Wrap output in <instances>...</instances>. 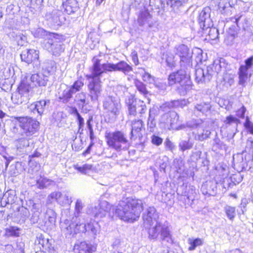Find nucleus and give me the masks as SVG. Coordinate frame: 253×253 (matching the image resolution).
Segmentation results:
<instances>
[{
	"label": "nucleus",
	"mask_w": 253,
	"mask_h": 253,
	"mask_svg": "<svg viewBox=\"0 0 253 253\" xmlns=\"http://www.w3.org/2000/svg\"><path fill=\"white\" fill-rule=\"evenodd\" d=\"M31 81L35 85L45 86L48 81V77L43 72L42 73L33 74L31 77Z\"/></svg>",
	"instance_id": "obj_20"
},
{
	"label": "nucleus",
	"mask_w": 253,
	"mask_h": 253,
	"mask_svg": "<svg viewBox=\"0 0 253 253\" xmlns=\"http://www.w3.org/2000/svg\"><path fill=\"white\" fill-rule=\"evenodd\" d=\"M143 219L144 224H150L151 223L159 221V214L154 207H149L146 213L143 214Z\"/></svg>",
	"instance_id": "obj_16"
},
{
	"label": "nucleus",
	"mask_w": 253,
	"mask_h": 253,
	"mask_svg": "<svg viewBox=\"0 0 253 253\" xmlns=\"http://www.w3.org/2000/svg\"><path fill=\"white\" fill-rule=\"evenodd\" d=\"M49 104V100H42L32 104L29 106V109L34 113H37L41 115L45 109L46 106Z\"/></svg>",
	"instance_id": "obj_18"
},
{
	"label": "nucleus",
	"mask_w": 253,
	"mask_h": 253,
	"mask_svg": "<svg viewBox=\"0 0 253 253\" xmlns=\"http://www.w3.org/2000/svg\"><path fill=\"white\" fill-rule=\"evenodd\" d=\"M153 110H150L149 117L148 120V126L150 128V131H153L154 128L156 126V123L154 120L155 114Z\"/></svg>",
	"instance_id": "obj_44"
},
{
	"label": "nucleus",
	"mask_w": 253,
	"mask_h": 253,
	"mask_svg": "<svg viewBox=\"0 0 253 253\" xmlns=\"http://www.w3.org/2000/svg\"><path fill=\"white\" fill-rule=\"evenodd\" d=\"M50 37L53 39H49L45 44L47 50L51 52L53 55L59 56L64 50V45L62 42L59 41L60 36L55 33H49Z\"/></svg>",
	"instance_id": "obj_7"
},
{
	"label": "nucleus",
	"mask_w": 253,
	"mask_h": 253,
	"mask_svg": "<svg viewBox=\"0 0 253 253\" xmlns=\"http://www.w3.org/2000/svg\"><path fill=\"white\" fill-rule=\"evenodd\" d=\"M163 3V0H150V5L159 8Z\"/></svg>",
	"instance_id": "obj_60"
},
{
	"label": "nucleus",
	"mask_w": 253,
	"mask_h": 253,
	"mask_svg": "<svg viewBox=\"0 0 253 253\" xmlns=\"http://www.w3.org/2000/svg\"><path fill=\"white\" fill-rule=\"evenodd\" d=\"M167 3L173 8H178L186 3L188 0H166Z\"/></svg>",
	"instance_id": "obj_43"
},
{
	"label": "nucleus",
	"mask_w": 253,
	"mask_h": 253,
	"mask_svg": "<svg viewBox=\"0 0 253 253\" xmlns=\"http://www.w3.org/2000/svg\"><path fill=\"white\" fill-rule=\"evenodd\" d=\"M61 193L59 191H54L51 193L47 197L46 204H51L54 202H56L58 203Z\"/></svg>",
	"instance_id": "obj_35"
},
{
	"label": "nucleus",
	"mask_w": 253,
	"mask_h": 253,
	"mask_svg": "<svg viewBox=\"0 0 253 253\" xmlns=\"http://www.w3.org/2000/svg\"><path fill=\"white\" fill-rule=\"evenodd\" d=\"M111 206L106 201H101L98 207H95L93 210L94 217L102 218L106 216L111 210Z\"/></svg>",
	"instance_id": "obj_14"
},
{
	"label": "nucleus",
	"mask_w": 253,
	"mask_h": 253,
	"mask_svg": "<svg viewBox=\"0 0 253 253\" xmlns=\"http://www.w3.org/2000/svg\"><path fill=\"white\" fill-rule=\"evenodd\" d=\"M16 120L19 123V126L23 130L22 134L26 136L33 134L38 127V123L28 117H17Z\"/></svg>",
	"instance_id": "obj_9"
},
{
	"label": "nucleus",
	"mask_w": 253,
	"mask_h": 253,
	"mask_svg": "<svg viewBox=\"0 0 253 253\" xmlns=\"http://www.w3.org/2000/svg\"><path fill=\"white\" fill-rule=\"evenodd\" d=\"M187 126L197 129V132H193L194 138L199 141H203L209 137L211 131L207 125L201 120H195L193 123H188Z\"/></svg>",
	"instance_id": "obj_6"
},
{
	"label": "nucleus",
	"mask_w": 253,
	"mask_h": 253,
	"mask_svg": "<svg viewBox=\"0 0 253 253\" xmlns=\"http://www.w3.org/2000/svg\"><path fill=\"white\" fill-rule=\"evenodd\" d=\"M126 104L128 107V113L129 115L135 116L137 114V105L138 100L134 98L132 95L129 96L126 101Z\"/></svg>",
	"instance_id": "obj_25"
},
{
	"label": "nucleus",
	"mask_w": 253,
	"mask_h": 253,
	"mask_svg": "<svg viewBox=\"0 0 253 253\" xmlns=\"http://www.w3.org/2000/svg\"><path fill=\"white\" fill-rule=\"evenodd\" d=\"M93 60L94 63L92 73L87 76L88 79L90 80L88 88L91 101L95 102L98 100L102 90L100 80L102 74L107 71H121L127 75L132 70V68L124 61H121L117 64L107 63L101 64L98 59L94 57Z\"/></svg>",
	"instance_id": "obj_1"
},
{
	"label": "nucleus",
	"mask_w": 253,
	"mask_h": 253,
	"mask_svg": "<svg viewBox=\"0 0 253 253\" xmlns=\"http://www.w3.org/2000/svg\"><path fill=\"white\" fill-rule=\"evenodd\" d=\"M96 249L94 246L85 242H78L75 244L73 250L75 253H92Z\"/></svg>",
	"instance_id": "obj_15"
},
{
	"label": "nucleus",
	"mask_w": 253,
	"mask_h": 253,
	"mask_svg": "<svg viewBox=\"0 0 253 253\" xmlns=\"http://www.w3.org/2000/svg\"><path fill=\"white\" fill-rule=\"evenodd\" d=\"M179 117L175 112H170L164 114L160 120L161 124L164 125V127L169 129L180 130L185 128L184 125L177 126Z\"/></svg>",
	"instance_id": "obj_8"
},
{
	"label": "nucleus",
	"mask_w": 253,
	"mask_h": 253,
	"mask_svg": "<svg viewBox=\"0 0 253 253\" xmlns=\"http://www.w3.org/2000/svg\"><path fill=\"white\" fill-rule=\"evenodd\" d=\"M72 202L71 197L68 192H64L61 193V196L58 204L64 206L66 205H70Z\"/></svg>",
	"instance_id": "obj_34"
},
{
	"label": "nucleus",
	"mask_w": 253,
	"mask_h": 253,
	"mask_svg": "<svg viewBox=\"0 0 253 253\" xmlns=\"http://www.w3.org/2000/svg\"><path fill=\"white\" fill-rule=\"evenodd\" d=\"M92 165L89 164H84L82 166H80L78 165L74 166V168L83 174H86L89 170L92 169Z\"/></svg>",
	"instance_id": "obj_45"
},
{
	"label": "nucleus",
	"mask_w": 253,
	"mask_h": 253,
	"mask_svg": "<svg viewBox=\"0 0 253 253\" xmlns=\"http://www.w3.org/2000/svg\"><path fill=\"white\" fill-rule=\"evenodd\" d=\"M176 54L180 58L181 67L192 66V52L186 45L184 44L179 45L176 48Z\"/></svg>",
	"instance_id": "obj_10"
},
{
	"label": "nucleus",
	"mask_w": 253,
	"mask_h": 253,
	"mask_svg": "<svg viewBox=\"0 0 253 253\" xmlns=\"http://www.w3.org/2000/svg\"><path fill=\"white\" fill-rule=\"evenodd\" d=\"M224 84L227 86H231L234 83V78L232 75L230 74H226L223 78Z\"/></svg>",
	"instance_id": "obj_55"
},
{
	"label": "nucleus",
	"mask_w": 253,
	"mask_h": 253,
	"mask_svg": "<svg viewBox=\"0 0 253 253\" xmlns=\"http://www.w3.org/2000/svg\"><path fill=\"white\" fill-rule=\"evenodd\" d=\"M25 97H27V95L25 96L23 95V93H21L18 91V92H16L12 95L11 100L15 104H21L23 102L25 101Z\"/></svg>",
	"instance_id": "obj_40"
},
{
	"label": "nucleus",
	"mask_w": 253,
	"mask_h": 253,
	"mask_svg": "<svg viewBox=\"0 0 253 253\" xmlns=\"http://www.w3.org/2000/svg\"><path fill=\"white\" fill-rule=\"evenodd\" d=\"M19 229L15 227H10L5 229V234L7 237L14 236L17 237L19 236Z\"/></svg>",
	"instance_id": "obj_48"
},
{
	"label": "nucleus",
	"mask_w": 253,
	"mask_h": 253,
	"mask_svg": "<svg viewBox=\"0 0 253 253\" xmlns=\"http://www.w3.org/2000/svg\"><path fill=\"white\" fill-rule=\"evenodd\" d=\"M56 63L53 61H49L45 64L44 68L43 69V72L48 76L53 73L56 70Z\"/></svg>",
	"instance_id": "obj_33"
},
{
	"label": "nucleus",
	"mask_w": 253,
	"mask_h": 253,
	"mask_svg": "<svg viewBox=\"0 0 253 253\" xmlns=\"http://www.w3.org/2000/svg\"><path fill=\"white\" fill-rule=\"evenodd\" d=\"M73 114L77 117L78 120V124H79V131L81 130V131H83V127L84 126V118L81 117V116L79 113L77 109L74 108L73 110Z\"/></svg>",
	"instance_id": "obj_47"
},
{
	"label": "nucleus",
	"mask_w": 253,
	"mask_h": 253,
	"mask_svg": "<svg viewBox=\"0 0 253 253\" xmlns=\"http://www.w3.org/2000/svg\"><path fill=\"white\" fill-rule=\"evenodd\" d=\"M199 21L200 26L203 30H208L213 26L211 17H199Z\"/></svg>",
	"instance_id": "obj_29"
},
{
	"label": "nucleus",
	"mask_w": 253,
	"mask_h": 253,
	"mask_svg": "<svg viewBox=\"0 0 253 253\" xmlns=\"http://www.w3.org/2000/svg\"><path fill=\"white\" fill-rule=\"evenodd\" d=\"M62 10L64 14L70 15L73 13L77 9L78 6H72V4L63 2Z\"/></svg>",
	"instance_id": "obj_37"
},
{
	"label": "nucleus",
	"mask_w": 253,
	"mask_h": 253,
	"mask_svg": "<svg viewBox=\"0 0 253 253\" xmlns=\"http://www.w3.org/2000/svg\"><path fill=\"white\" fill-rule=\"evenodd\" d=\"M22 136H23L22 137L15 141V146L17 150H19L20 151H21L22 150L29 146L28 139L24 137L25 135L24 134H22Z\"/></svg>",
	"instance_id": "obj_31"
},
{
	"label": "nucleus",
	"mask_w": 253,
	"mask_h": 253,
	"mask_svg": "<svg viewBox=\"0 0 253 253\" xmlns=\"http://www.w3.org/2000/svg\"><path fill=\"white\" fill-rule=\"evenodd\" d=\"M165 144L166 147L171 151H172L175 148L174 144L168 138L166 139Z\"/></svg>",
	"instance_id": "obj_61"
},
{
	"label": "nucleus",
	"mask_w": 253,
	"mask_h": 253,
	"mask_svg": "<svg viewBox=\"0 0 253 253\" xmlns=\"http://www.w3.org/2000/svg\"><path fill=\"white\" fill-rule=\"evenodd\" d=\"M103 108L113 116H116L120 113L121 108V103L119 99L108 96L103 102Z\"/></svg>",
	"instance_id": "obj_11"
},
{
	"label": "nucleus",
	"mask_w": 253,
	"mask_h": 253,
	"mask_svg": "<svg viewBox=\"0 0 253 253\" xmlns=\"http://www.w3.org/2000/svg\"><path fill=\"white\" fill-rule=\"evenodd\" d=\"M83 80L80 79L76 81L72 85L70 86L75 93L80 90L84 86Z\"/></svg>",
	"instance_id": "obj_49"
},
{
	"label": "nucleus",
	"mask_w": 253,
	"mask_h": 253,
	"mask_svg": "<svg viewBox=\"0 0 253 253\" xmlns=\"http://www.w3.org/2000/svg\"><path fill=\"white\" fill-rule=\"evenodd\" d=\"M148 229V238L150 240H156L159 237L162 242H166L169 244L173 242L169 228L163 225L159 221L144 224Z\"/></svg>",
	"instance_id": "obj_4"
},
{
	"label": "nucleus",
	"mask_w": 253,
	"mask_h": 253,
	"mask_svg": "<svg viewBox=\"0 0 253 253\" xmlns=\"http://www.w3.org/2000/svg\"><path fill=\"white\" fill-rule=\"evenodd\" d=\"M168 83L170 85L179 84L181 87L180 93L182 94H185L192 89L193 84L190 74L184 69H180L171 73L169 76Z\"/></svg>",
	"instance_id": "obj_5"
},
{
	"label": "nucleus",
	"mask_w": 253,
	"mask_h": 253,
	"mask_svg": "<svg viewBox=\"0 0 253 253\" xmlns=\"http://www.w3.org/2000/svg\"><path fill=\"white\" fill-rule=\"evenodd\" d=\"M211 77L208 73L202 68H197L195 71V80L198 83H202L206 80H210Z\"/></svg>",
	"instance_id": "obj_27"
},
{
	"label": "nucleus",
	"mask_w": 253,
	"mask_h": 253,
	"mask_svg": "<svg viewBox=\"0 0 253 253\" xmlns=\"http://www.w3.org/2000/svg\"><path fill=\"white\" fill-rule=\"evenodd\" d=\"M137 74L141 75L143 81L147 82L149 84H154L155 79L150 74L146 72L144 69L138 68V71L136 72Z\"/></svg>",
	"instance_id": "obj_30"
},
{
	"label": "nucleus",
	"mask_w": 253,
	"mask_h": 253,
	"mask_svg": "<svg viewBox=\"0 0 253 253\" xmlns=\"http://www.w3.org/2000/svg\"><path fill=\"white\" fill-rule=\"evenodd\" d=\"M62 230L65 233L66 237L76 234L77 233L76 224L74 222L70 223L69 221L66 220L61 224Z\"/></svg>",
	"instance_id": "obj_21"
},
{
	"label": "nucleus",
	"mask_w": 253,
	"mask_h": 253,
	"mask_svg": "<svg viewBox=\"0 0 253 253\" xmlns=\"http://www.w3.org/2000/svg\"><path fill=\"white\" fill-rule=\"evenodd\" d=\"M137 105V113L143 114L146 109L144 102L140 100H138V104Z\"/></svg>",
	"instance_id": "obj_56"
},
{
	"label": "nucleus",
	"mask_w": 253,
	"mask_h": 253,
	"mask_svg": "<svg viewBox=\"0 0 253 253\" xmlns=\"http://www.w3.org/2000/svg\"><path fill=\"white\" fill-rule=\"evenodd\" d=\"M211 8L209 6H207L204 7L201 13H200L199 16H211Z\"/></svg>",
	"instance_id": "obj_64"
},
{
	"label": "nucleus",
	"mask_w": 253,
	"mask_h": 253,
	"mask_svg": "<svg viewBox=\"0 0 253 253\" xmlns=\"http://www.w3.org/2000/svg\"><path fill=\"white\" fill-rule=\"evenodd\" d=\"M245 63V65H241L239 68V82L240 84H244L248 78L249 70L252 68L253 63V56L246 59Z\"/></svg>",
	"instance_id": "obj_13"
},
{
	"label": "nucleus",
	"mask_w": 253,
	"mask_h": 253,
	"mask_svg": "<svg viewBox=\"0 0 253 253\" xmlns=\"http://www.w3.org/2000/svg\"><path fill=\"white\" fill-rule=\"evenodd\" d=\"M237 32L234 27H230L227 31L224 38V42L228 45H232L234 42L235 38L237 37Z\"/></svg>",
	"instance_id": "obj_26"
},
{
	"label": "nucleus",
	"mask_w": 253,
	"mask_h": 253,
	"mask_svg": "<svg viewBox=\"0 0 253 253\" xmlns=\"http://www.w3.org/2000/svg\"><path fill=\"white\" fill-rule=\"evenodd\" d=\"M32 33L36 38H44L47 36L48 34L49 36L50 33H48L42 28H38L37 29H33L32 31Z\"/></svg>",
	"instance_id": "obj_39"
},
{
	"label": "nucleus",
	"mask_w": 253,
	"mask_h": 253,
	"mask_svg": "<svg viewBox=\"0 0 253 253\" xmlns=\"http://www.w3.org/2000/svg\"><path fill=\"white\" fill-rule=\"evenodd\" d=\"M218 10L221 14L230 15L232 9L233 3L228 1V0H219Z\"/></svg>",
	"instance_id": "obj_22"
},
{
	"label": "nucleus",
	"mask_w": 253,
	"mask_h": 253,
	"mask_svg": "<svg viewBox=\"0 0 253 253\" xmlns=\"http://www.w3.org/2000/svg\"><path fill=\"white\" fill-rule=\"evenodd\" d=\"M48 181V180L45 178L41 177L37 180L38 186L40 188H44L47 186L46 182Z\"/></svg>",
	"instance_id": "obj_59"
},
{
	"label": "nucleus",
	"mask_w": 253,
	"mask_h": 253,
	"mask_svg": "<svg viewBox=\"0 0 253 253\" xmlns=\"http://www.w3.org/2000/svg\"><path fill=\"white\" fill-rule=\"evenodd\" d=\"M143 126V122L141 120L135 121L132 123L131 131V136L138 135Z\"/></svg>",
	"instance_id": "obj_32"
},
{
	"label": "nucleus",
	"mask_w": 253,
	"mask_h": 253,
	"mask_svg": "<svg viewBox=\"0 0 253 253\" xmlns=\"http://www.w3.org/2000/svg\"><path fill=\"white\" fill-rule=\"evenodd\" d=\"M83 208V204L81 200L78 199L76 202L75 210L77 213H79Z\"/></svg>",
	"instance_id": "obj_62"
},
{
	"label": "nucleus",
	"mask_w": 253,
	"mask_h": 253,
	"mask_svg": "<svg viewBox=\"0 0 253 253\" xmlns=\"http://www.w3.org/2000/svg\"><path fill=\"white\" fill-rule=\"evenodd\" d=\"M30 87L29 85L27 84L24 82H22L19 86L18 87V91L23 95H27L29 91Z\"/></svg>",
	"instance_id": "obj_53"
},
{
	"label": "nucleus",
	"mask_w": 253,
	"mask_h": 253,
	"mask_svg": "<svg viewBox=\"0 0 253 253\" xmlns=\"http://www.w3.org/2000/svg\"><path fill=\"white\" fill-rule=\"evenodd\" d=\"M188 243L190 245L188 248L189 251H193L198 246H201L203 244V241L200 238H197L193 240L191 238H189L188 240Z\"/></svg>",
	"instance_id": "obj_38"
},
{
	"label": "nucleus",
	"mask_w": 253,
	"mask_h": 253,
	"mask_svg": "<svg viewBox=\"0 0 253 253\" xmlns=\"http://www.w3.org/2000/svg\"><path fill=\"white\" fill-rule=\"evenodd\" d=\"M75 101L82 107L88 103V101L86 99V94L84 92L77 94L75 96Z\"/></svg>",
	"instance_id": "obj_36"
},
{
	"label": "nucleus",
	"mask_w": 253,
	"mask_h": 253,
	"mask_svg": "<svg viewBox=\"0 0 253 253\" xmlns=\"http://www.w3.org/2000/svg\"><path fill=\"white\" fill-rule=\"evenodd\" d=\"M224 123L226 125H232L234 124L237 126L239 123V120L236 117L230 115L226 118V119L224 121Z\"/></svg>",
	"instance_id": "obj_51"
},
{
	"label": "nucleus",
	"mask_w": 253,
	"mask_h": 253,
	"mask_svg": "<svg viewBox=\"0 0 253 253\" xmlns=\"http://www.w3.org/2000/svg\"><path fill=\"white\" fill-rule=\"evenodd\" d=\"M143 209L142 201L127 198L120 201L113 208L115 213L122 220L133 222L139 218Z\"/></svg>",
	"instance_id": "obj_2"
},
{
	"label": "nucleus",
	"mask_w": 253,
	"mask_h": 253,
	"mask_svg": "<svg viewBox=\"0 0 253 253\" xmlns=\"http://www.w3.org/2000/svg\"><path fill=\"white\" fill-rule=\"evenodd\" d=\"M105 138L107 145L117 151L127 150L129 147V141L122 131H106Z\"/></svg>",
	"instance_id": "obj_3"
},
{
	"label": "nucleus",
	"mask_w": 253,
	"mask_h": 253,
	"mask_svg": "<svg viewBox=\"0 0 253 253\" xmlns=\"http://www.w3.org/2000/svg\"><path fill=\"white\" fill-rule=\"evenodd\" d=\"M211 107V106L209 103H201L196 105L195 108L203 114H206L210 111Z\"/></svg>",
	"instance_id": "obj_41"
},
{
	"label": "nucleus",
	"mask_w": 253,
	"mask_h": 253,
	"mask_svg": "<svg viewBox=\"0 0 253 253\" xmlns=\"http://www.w3.org/2000/svg\"><path fill=\"white\" fill-rule=\"evenodd\" d=\"M20 211L21 212V214H22V215H21V218L22 220H24L26 218V217H28L29 215V211L28 210L24 207H22L20 209Z\"/></svg>",
	"instance_id": "obj_63"
},
{
	"label": "nucleus",
	"mask_w": 253,
	"mask_h": 253,
	"mask_svg": "<svg viewBox=\"0 0 253 253\" xmlns=\"http://www.w3.org/2000/svg\"><path fill=\"white\" fill-rule=\"evenodd\" d=\"M76 228L77 233L79 232H85L88 231L87 225H86L83 223H76Z\"/></svg>",
	"instance_id": "obj_58"
},
{
	"label": "nucleus",
	"mask_w": 253,
	"mask_h": 253,
	"mask_svg": "<svg viewBox=\"0 0 253 253\" xmlns=\"http://www.w3.org/2000/svg\"><path fill=\"white\" fill-rule=\"evenodd\" d=\"M218 30L215 27H211L209 29L208 35H207L206 39H208L209 40H216L218 38Z\"/></svg>",
	"instance_id": "obj_46"
},
{
	"label": "nucleus",
	"mask_w": 253,
	"mask_h": 253,
	"mask_svg": "<svg viewBox=\"0 0 253 253\" xmlns=\"http://www.w3.org/2000/svg\"><path fill=\"white\" fill-rule=\"evenodd\" d=\"M36 242L40 246V248L42 250V252H36V253H45L48 252L49 253H57L54 249L52 243L54 242L51 239L45 238L42 235H40L37 237Z\"/></svg>",
	"instance_id": "obj_12"
},
{
	"label": "nucleus",
	"mask_w": 253,
	"mask_h": 253,
	"mask_svg": "<svg viewBox=\"0 0 253 253\" xmlns=\"http://www.w3.org/2000/svg\"><path fill=\"white\" fill-rule=\"evenodd\" d=\"M21 60L28 64L37 60L39 58V52L35 49H26L20 55Z\"/></svg>",
	"instance_id": "obj_17"
},
{
	"label": "nucleus",
	"mask_w": 253,
	"mask_h": 253,
	"mask_svg": "<svg viewBox=\"0 0 253 253\" xmlns=\"http://www.w3.org/2000/svg\"><path fill=\"white\" fill-rule=\"evenodd\" d=\"M87 228L88 231L90 230L91 233L94 235H96L99 233V227L97 223H95V225L93 223H88L87 224Z\"/></svg>",
	"instance_id": "obj_54"
},
{
	"label": "nucleus",
	"mask_w": 253,
	"mask_h": 253,
	"mask_svg": "<svg viewBox=\"0 0 253 253\" xmlns=\"http://www.w3.org/2000/svg\"><path fill=\"white\" fill-rule=\"evenodd\" d=\"M224 211L227 217L231 220H233L236 215L235 208L230 206H226L224 207Z\"/></svg>",
	"instance_id": "obj_42"
},
{
	"label": "nucleus",
	"mask_w": 253,
	"mask_h": 253,
	"mask_svg": "<svg viewBox=\"0 0 253 253\" xmlns=\"http://www.w3.org/2000/svg\"><path fill=\"white\" fill-rule=\"evenodd\" d=\"M59 98L62 100L64 103L69 102L72 96L75 93L70 86L63 85L60 87V90L59 91Z\"/></svg>",
	"instance_id": "obj_19"
},
{
	"label": "nucleus",
	"mask_w": 253,
	"mask_h": 253,
	"mask_svg": "<svg viewBox=\"0 0 253 253\" xmlns=\"http://www.w3.org/2000/svg\"><path fill=\"white\" fill-rule=\"evenodd\" d=\"M47 20L48 24L51 27L56 29L64 24L66 19L65 17H50Z\"/></svg>",
	"instance_id": "obj_28"
},
{
	"label": "nucleus",
	"mask_w": 253,
	"mask_h": 253,
	"mask_svg": "<svg viewBox=\"0 0 253 253\" xmlns=\"http://www.w3.org/2000/svg\"><path fill=\"white\" fill-rule=\"evenodd\" d=\"M221 70V61L219 59L215 60L212 64L207 67V72L210 77L217 75Z\"/></svg>",
	"instance_id": "obj_24"
},
{
	"label": "nucleus",
	"mask_w": 253,
	"mask_h": 253,
	"mask_svg": "<svg viewBox=\"0 0 253 253\" xmlns=\"http://www.w3.org/2000/svg\"><path fill=\"white\" fill-rule=\"evenodd\" d=\"M192 146L193 143L190 142L189 140H182L179 143V147L182 151L190 149L192 147Z\"/></svg>",
	"instance_id": "obj_50"
},
{
	"label": "nucleus",
	"mask_w": 253,
	"mask_h": 253,
	"mask_svg": "<svg viewBox=\"0 0 253 253\" xmlns=\"http://www.w3.org/2000/svg\"><path fill=\"white\" fill-rule=\"evenodd\" d=\"M151 139L152 144L156 146L161 145L163 141L162 138L156 135H153L151 137Z\"/></svg>",
	"instance_id": "obj_57"
},
{
	"label": "nucleus",
	"mask_w": 253,
	"mask_h": 253,
	"mask_svg": "<svg viewBox=\"0 0 253 253\" xmlns=\"http://www.w3.org/2000/svg\"><path fill=\"white\" fill-rule=\"evenodd\" d=\"M134 84L137 88V89L142 94H146L147 93V90L146 89L145 86L144 84L138 80H134Z\"/></svg>",
	"instance_id": "obj_52"
},
{
	"label": "nucleus",
	"mask_w": 253,
	"mask_h": 253,
	"mask_svg": "<svg viewBox=\"0 0 253 253\" xmlns=\"http://www.w3.org/2000/svg\"><path fill=\"white\" fill-rule=\"evenodd\" d=\"M16 199L15 192L13 190L8 191L4 194L1 200V205L5 207L7 204H12L15 203Z\"/></svg>",
	"instance_id": "obj_23"
}]
</instances>
